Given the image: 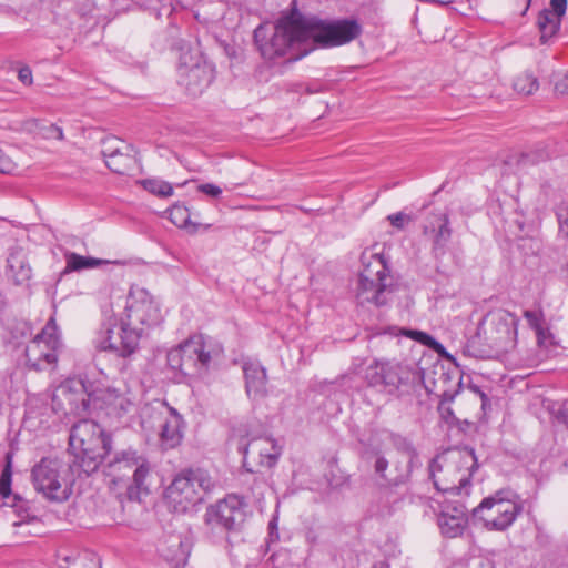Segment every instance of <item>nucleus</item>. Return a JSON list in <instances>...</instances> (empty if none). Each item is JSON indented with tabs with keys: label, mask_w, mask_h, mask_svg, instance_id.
<instances>
[{
	"label": "nucleus",
	"mask_w": 568,
	"mask_h": 568,
	"mask_svg": "<svg viewBox=\"0 0 568 568\" xmlns=\"http://www.w3.org/2000/svg\"><path fill=\"white\" fill-rule=\"evenodd\" d=\"M302 14L292 12L277 23H263L254 30V42L261 55L268 61L285 59L295 62L310 53L306 48V36L301 28Z\"/></svg>",
	"instance_id": "obj_1"
},
{
	"label": "nucleus",
	"mask_w": 568,
	"mask_h": 568,
	"mask_svg": "<svg viewBox=\"0 0 568 568\" xmlns=\"http://www.w3.org/2000/svg\"><path fill=\"white\" fill-rule=\"evenodd\" d=\"M122 320V337L116 344H111L110 329L104 331L101 342L102 347H111L122 354L136 352L140 339L146 329L158 325L161 320V311L153 296L144 288L131 290L125 302Z\"/></svg>",
	"instance_id": "obj_2"
},
{
	"label": "nucleus",
	"mask_w": 568,
	"mask_h": 568,
	"mask_svg": "<svg viewBox=\"0 0 568 568\" xmlns=\"http://www.w3.org/2000/svg\"><path fill=\"white\" fill-rule=\"evenodd\" d=\"M364 381L375 392L403 400L419 397L424 388L422 373L396 359H374L364 369Z\"/></svg>",
	"instance_id": "obj_3"
},
{
	"label": "nucleus",
	"mask_w": 568,
	"mask_h": 568,
	"mask_svg": "<svg viewBox=\"0 0 568 568\" xmlns=\"http://www.w3.org/2000/svg\"><path fill=\"white\" fill-rule=\"evenodd\" d=\"M69 450L73 464L80 474L87 476L97 471L113 450V439L99 424L91 419H81L70 430Z\"/></svg>",
	"instance_id": "obj_4"
},
{
	"label": "nucleus",
	"mask_w": 568,
	"mask_h": 568,
	"mask_svg": "<svg viewBox=\"0 0 568 568\" xmlns=\"http://www.w3.org/2000/svg\"><path fill=\"white\" fill-rule=\"evenodd\" d=\"M104 460L105 473L114 485L124 480L130 481L126 486L129 499H140L141 493H149L146 480L151 468L143 455L131 447L120 448L113 445L112 453Z\"/></svg>",
	"instance_id": "obj_5"
},
{
	"label": "nucleus",
	"mask_w": 568,
	"mask_h": 568,
	"mask_svg": "<svg viewBox=\"0 0 568 568\" xmlns=\"http://www.w3.org/2000/svg\"><path fill=\"white\" fill-rule=\"evenodd\" d=\"M477 468L474 449L465 447L454 452L449 458L433 459L429 465V476L438 491L458 495L469 485L470 477Z\"/></svg>",
	"instance_id": "obj_6"
},
{
	"label": "nucleus",
	"mask_w": 568,
	"mask_h": 568,
	"mask_svg": "<svg viewBox=\"0 0 568 568\" xmlns=\"http://www.w3.org/2000/svg\"><path fill=\"white\" fill-rule=\"evenodd\" d=\"M363 270L356 288V300L361 305L372 303L383 306L388 302L393 277L384 255L373 248H366L361 255Z\"/></svg>",
	"instance_id": "obj_7"
},
{
	"label": "nucleus",
	"mask_w": 568,
	"mask_h": 568,
	"mask_svg": "<svg viewBox=\"0 0 568 568\" xmlns=\"http://www.w3.org/2000/svg\"><path fill=\"white\" fill-rule=\"evenodd\" d=\"M78 471L73 462L68 464L54 457H43L31 470L37 493L53 503L67 501L73 491L72 473Z\"/></svg>",
	"instance_id": "obj_8"
},
{
	"label": "nucleus",
	"mask_w": 568,
	"mask_h": 568,
	"mask_svg": "<svg viewBox=\"0 0 568 568\" xmlns=\"http://www.w3.org/2000/svg\"><path fill=\"white\" fill-rule=\"evenodd\" d=\"M302 20L306 42L312 40L322 48L344 45L362 33V26L356 19H320L302 14Z\"/></svg>",
	"instance_id": "obj_9"
},
{
	"label": "nucleus",
	"mask_w": 568,
	"mask_h": 568,
	"mask_svg": "<svg viewBox=\"0 0 568 568\" xmlns=\"http://www.w3.org/2000/svg\"><path fill=\"white\" fill-rule=\"evenodd\" d=\"M213 488L214 481L206 470L187 469L176 475L166 488V499L175 513L183 514L200 504Z\"/></svg>",
	"instance_id": "obj_10"
},
{
	"label": "nucleus",
	"mask_w": 568,
	"mask_h": 568,
	"mask_svg": "<svg viewBox=\"0 0 568 568\" xmlns=\"http://www.w3.org/2000/svg\"><path fill=\"white\" fill-rule=\"evenodd\" d=\"M214 351L202 335H194L170 349L168 365L185 376H202L207 373Z\"/></svg>",
	"instance_id": "obj_11"
},
{
	"label": "nucleus",
	"mask_w": 568,
	"mask_h": 568,
	"mask_svg": "<svg viewBox=\"0 0 568 568\" xmlns=\"http://www.w3.org/2000/svg\"><path fill=\"white\" fill-rule=\"evenodd\" d=\"M247 518V503L242 496L229 494L206 507L204 524L211 532L229 535L242 531Z\"/></svg>",
	"instance_id": "obj_12"
},
{
	"label": "nucleus",
	"mask_w": 568,
	"mask_h": 568,
	"mask_svg": "<svg viewBox=\"0 0 568 568\" xmlns=\"http://www.w3.org/2000/svg\"><path fill=\"white\" fill-rule=\"evenodd\" d=\"M521 510L523 506L517 494L503 489L484 498L473 509V516L483 520L487 528L503 531L513 525Z\"/></svg>",
	"instance_id": "obj_13"
},
{
	"label": "nucleus",
	"mask_w": 568,
	"mask_h": 568,
	"mask_svg": "<svg viewBox=\"0 0 568 568\" xmlns=\"http://www.w3.org/2000/svg\"><path fill=\"white\" fill-rule=\"evenodd\" d=\"M178 72L179 84L191 97L202 94L214 80V67L191 48H181Z\"/></svg>",
	"instance_id": "obj_14"
},
{
	"label": "nucleus",
	"mask_w": 568,
	"mask_h": 568,
	"mask_svg": "<svg viewBox=\"0 0 568 568\" xmlns=\"http://www.w3.org/2000/svg\"><path fill=\"white\" fill-rule=\"evenodd\" d=\"M518 318L506 310L488 313L478 324L476 335L484 344L498 351H507L517 337Z\"/></svg>",
	"instance_id": "obj_15"
},
{
	"label": "nucleus",
	"mask_w": 568,
	"mask_h": 568,
	"mask_svg": "<svg viewBox=\"0 0 568 568\" xmlns=\"http://www.w3.org/2000/svg\"><path fill=\"white\" fill-rule=\"evenodd\" d=\"M54 318H50L42 331L26 346V365L37 372L52 367L58 362L60 341Z\"/></svg>",
	"instance_id": "obj_16"
},
{
	"label": "nucleus",
	"mask_w": 568,
	"mask_h": 568,
	"mask_svg": "<svg viewBox=\"0 0 568 568\" xmlns=\"http://www.w3.org/2000/svg\"><path fill=\"white\" fill-rule=\"evenodd\" d=\"M52 407L64 415L83 416L89 414L91 394L81 379L69 378L55 387L52 393Z\"/></svg>",
	"instance_id": "obj_17"
},
{
	"label": "nucleus",
	"mask_w": 568,
	"mask_h": 568,
	"mask_svg": "<svg viewBox=\"0 0 568 568\" xmlns=\"http://www.w3.org/2000/svg\"><path fill=\"white\" fill-rule=\"evenodd\" d=\"M281 454L282 446L274 438L270 436L253 438L243 448V464L246 467L248 459H252L260 466L272 468L276 465Z\"/></svg>",
	"instance_id": "obj_18"
},
{
	"label": "nucleus",
	"mask_w": 568,
	"mask_h": 568,
	"mask_svg": "<svg viewBox=\"0 0 568 568\" xmlns=\"http://www.w3.org/2000/svg\"><path fill=\"white\" fill-rule=\"evenodd\" d=\"M158 552L171 568H181L187 561L190 545L181 534L171 532L160 539Z\"/></svg>",
	"instance_id": "obj_19"
},
{
	"label": "nucleus",
	"mask_w": 568,
	"mask_h": 568,
	"mask_svg": "<svg viewBox=\"0 0 568 568\" xmlns=\"http://www.w3.org/2000/svg\"><path fill=\"white\" fill-rule=\"evenodd\" d=\"M123 149H128L126 145L115 136L102 140L101 154L106 166L116 174H126L134 163L133 158Z\"/></svg>",
	"instance_id": "obj_20"
},
{
	"label": "nucleus",
	"mask_w": 568,
	"mask_h": 568,
	"mask_svg": "<svg viewBox=\"0 0 568 568\" xmlns=\"http://www.w3.org/2000/svg\"><path fill=\"white\" fill-rule=\"evenodd\" d=\"M424 234H433V253L436 258L446 254V245L452 236L449 227V217L446 213H433L427 224L424 226Z\"/></svg>",
	"instance_id": "obj_21"
},
{
	"label": "nucleus",
	"mask_w": 568,
	"mask_h": 568,
	"mask_svg": "<svg viewBox=\"0 0 568 568\" xmlns=\"http://www.w3.org/2000/svg\"><path fill=\"white\" fill-rule=\"evenodd\" d=\"M246 394L252 399H261L267 395L266 369L255 362L243 364Z\"/></svg>",
	"instance_id": "obj_22"
},
{
	"label": "nucleus",
	"mask_w": 568,
	"mask_h": 568,
	"mask_svg": "<svg viewBox=\"0 0 568 568\" xmlns=\"http://www.w3.org/2000/svg\"><path fill=\"white\" fill-rule=\"evenodd\" d=\"M6 273L16 284H23L31 278L32 268L23 248L12 247L10 250Z\"/></svg>",
	"instance_id": "obj_23"
},
{
	"label": "nucleus",
	"mask_w": 568,
	"mask_h": 568,
	"mask_svg": "<svg viewBox=\"0 0 568 568\" xmlns=\"http://www.w3.org/2000/svg\"><path fill=\"white\" fill-rule=\"evenodd\" d=\"M394 446L396 449L403 454V456L406 459V466L403 470H400L394 478L392 479V483L394 485H402L405 484L413 471L415 467L420 466V462L418 458V453L413 446V444L405 437L402 436H395L393 439Z\"/></svg>",
	"instance_id": "obj_24"
},
{
	"label": "nucleus",
	"mask_w": 568,
	"mask_h": 568,
	"mask_svg": "<svg viewBox=\"0 0 568 568\" xmlns=\"http://www.w3.org/2000/svg\"><path fill=\"white\" fill-rule=\"evenodd\" d=\"M182 417L174 408H170V416L161 425L160 440L165 449H172L182 442Z\"/></svg>",
	"instance_id": "obj_25"
},
{
	"label": "nucleus",
	"mask_w": 568,
	"mask_h": 568,
	"mask_svg": "<svg viewBox=\"0 0 568 568\" xmlns=\"http://www.w3.org/2000/svg\"><path fill=\"white\" fill-rule=\"evenodd\" d=\"M116 326H118L116 318L113 315H109L105 312L104 321L102 322L101 327L98 331L97 337L94 339V346L98 351H102V352L109 351V352L116 354L118 356L129 357L132 354H122L119 351H115L114 348L102 347V345H101V342L103 341V337H104L103 332L108 331V329H110V333L108 335L111 336V338H110L111 344H116V342L121 341L120 339L122 337V334H120V333H122V320L121 318H120V327L115 331Z\"/></svg>",
	"instance_id": "obj_26"
},
{
	"label": "nucleus",
	"mask_w": 568,
	"mask_h": 568,
	"mask_svg": "<svg viewBox=\"0 0 568 568\" xmlns=\"http://www.w3.org/2000/svg\"><path fill=\"white\" fill-rule=\"evenodd\" d=\"M457 514L458 515H448L447 511H439L438 526L445 537L456 538L462 536L463 531L467 527V514L460 511H457Z\"/></svg>",
	"instance_id": "obj_27"
},
{
	"label": "nucleus",
	"mask_w": 568,
	"mask_h": 568,
	"mask_svg": "<svg viewBox=\"0 0 568 568\" xmlns=\"http://www.w3.org/2000/svg\"><path fill=\"white\" fill-rule=\"evenodd\" d=\"M63 256L65 260V268L63 273L81 272L83 270L95 268L101 265L109 264L108 260L83 256L70 251H67Z\"/></svg>",
	"instance_id": "obj_28"
},
{
	"label": "nucleus",
	"mask_w": 568,
	"mask_h": 568,
	"mask_svg": "<svg viewBox=\"0 0 568 568\" xmlns=\"http://www.w3.org/2000/svg\"><path fill=\"white\" fill-rule=\"evenodd\" d=\"M549 159V153L544 148L515 153L508 158L507 163L516 166L519 171L526 170L531 165L545 162Z\"/></svg>",
	"instance_id": "obj_29"
},
{
	"label": "nucleus",
	"mask_w": 568,
	"mask_h": 568,
	"mask_svg": "<svg viewBox=\"0 0 568 568\" xmlns=\"http://www.w3.org/2000/svg\"><path fill=\"white\" fill-rule=\"evenodd\" d=\"M101 400L105 404L109 414L115 416H122L132 405L131 400L115 388H106L101 395Z\"/></svg>",
	"instance_id": "obj_30"
},
{
	"label": "nucleus",
	"mask_w": 568,
	"mask_h": 568,
	"mask_svg": "<svg viewBox=\"0 0 568 568\" xmlns=\"http://www.w3.org/2000/svg\"><path fill=\"white\" fill-rule=\"evenodd\" d=\"M561 18L554 14L551 10L545 9L539 12L537 24L540 31L541 42H546L554 37L560 28Z\"/></svg>",
	"instance_id": "obj_31"
},
{
	"label": "nucleus",
	"mask_w": 568,
	"mask_h": 568,
	"mask_svg": "<svg viewBox=\"0 0 568 568\" xmlns=\"http://www.w3.org/2000/svg\"><path fill=\"white\" fill-rule=\"evenodd\" d=\"M373 457L374 471L382 480H384L383 486L379 488V494L382 497L388 498L389 495L392 494V487L396 486L392 483V479L394 477H389L386 474V470L388 468V460L379 452H376Z\"/></svg>",
	"instance_id": "obj_32"
},
{
	"label": "nucleus",
	"mask_w": 568,
	"mask_h": 568,
	"mask_svg": "<svg viewBox=\"0 0 568 568\" xmlns=\"http://www.w3.org/2000/svg\"><path fill=\"white\" fill-rule=\"evenodd\" d=\"M7 506L11 507L18 517V520H14L12 524L14 527L37 519L36 516H31L29 514V507L27 506V503L22 500V498L18 495H14L11 499H9Z\"/></svg>",
	"instance_id": "obj_33"
},
{
	"label": "nucleus",
	"mask_w": 568,
	"mask_h": 568,
	"mask_svg": "<svg viewBox=\"0 0 568 568\" xmlns=\"http://www.w3.org/2000/svg\"><path fill=\"white\" fill-rule=\"evenodd\" d=\"M404 334L406 336L410 337L412 339L417 341L420 344L437 352L438 354L446 355L447 357H449V354L446 352L445 347L429 334H427L425 332L412 331V329L405 331Z\"/></svg>",
	"instance_id": "obj_34"
},
{
	"label": "nucleus",
	"mask_w": 568,
	"mask_h": 568,
	"mask_svg": "<svg viewBox=\"0 0 568 568\" xmlns=\"http://www.w3.org/2000/svg\"><path fill=\"white\" fill-rule=\"evenodd\" d=\"M538 87V80L531 72H524L514 81L515 91L525 95L532 94Z\"/></svg>",
	"instance_id": "obj_35"
},
{
	"label": "nucleus",
	"mask_w": 568,
	"mask_h": 568,
	"mask_svg": "<svg viewBox=\"0 0 568 568\" xmlns=\"http://www.w3.org/2000/svg\"><path fill=\"white\" fill-rule=\"evenodd\" d=\"M144 190L160 197H168L173 194V187L169 182L158 179H145L141 181Z\"/></svg>",
	"instance_id": "obj_36"
},
{
	"label": "nucleus",
	"mask_w": 568,
	"mask_h": 568,
	"mask_svg": "<svg viewBox=\"0 0 568 568\" xmlns=\"http://www.w3.org/2000/svg\"><path fill=\"white\" fill-rule=\"evenodd\" d=\"M11 462L8 460L0 476V496L2 505H7L8 500L14 495L11 493Z\"/></svg>",
	"instance_id": "obj_37"
},
{
	"label": "nucleus",
	"mask_w": 568,
	"mask_h": 568,
	"mask_svg": "<svg viewBox=\"0 0 568 568\" xmlns=\"http://www.w3.org/2000/svg\"><path fill=\"white\" fill-rule=\"evenodd\" d=\"M457 393L458 390L455 393L444 392L442 395V400L438 405V412L446 423H453L456 419L453 409L449 407V404L454 400Z\"/></svg>",
	"instance_id": "obj_38"
},
{
	"label": "nucleus",
	"mask_w": 568,
	"mask_h": 568,
	"mask_svg": "<svg viewBox=\"0 0 568 568\" xmlns=\"http://www.w3.org/2000/svg\"><path fill=\"white\" fill-rule=\"evenodd\" d=\"M556 216L559 224V233L568 237V197L557 205Z\"/></svg>",
	"instance_id": "obj_39"
},
{
	"label": "nucleus",
	"mask_w": 568,
	"mask_h": 568,
	"mask_svg": "<svg viewBox=\"0 0 568 568\" xmlns=\"http://www.w3.org/2000/svg\"><path fill=\"white\" fill-rule=\"evenodd\" d=\"M170 220L178 226H183L187 223L190 214L187 207L184 205L175 204L169 211Z\"/></svg>",
	"instance_id": "obj_40"
},
{
	"label": "nucleus",
	"mask_w": 568,
	"mask_h": 568,
	"mask_svg": "<svg viewBox=\"0 0 568 568\" xmlns=\"http://www.w3.org/2000/svg\"><path fill=\"white\" fill-rule=\"evenodd\" d=\"M524 316L530 327L536 331L537 337L542 342V325L540 315L534 311H525Z\"/></svg>",
	"instance_id": "obj_41"
},
{
	"label": "nucleus",
	"mask_w": 568,
	"mask_h": 568,
	"mask_svg": "<svg viewBox=\"0 0 568 568\" xmlns=\"http://www.w3.org/2000/svg\"><path fill=\"white\" fill-rule=\"evenodd\" d=\"M387 220L397 230H404L406 224H408L412 221V217L408 214L398 212V213L388 215Z\"/></svg>",
	"instance_id": "obj_42"
},
{
	"label": "nucleus",
	"mask_w": 568,
	"mask_h": 568,
	"mask_svg": "<svg viewBox=\"0 0 568 568\" xmlns=\"http://www.w3.org/2000/svg\"><path fill=\"white\" fill-rule=\"evenodd\" d=\"M440 504V511H447L448 515H458L457 511L467 514L466 507L459 501L444 500Z\"/></svg>",
	"instance_id": "obj_43"
},
{
	"label": "nucleus",
	"mask_w": 568,
	"mask_h": 568,
	"mask_svg": "<svg viewBox=\"0 0 568 568\" xmlns=\"http://www.w3.org/2000/svg\"><path fill=\"white\" fill-rule=\"evenodd\" d=\"M555 93L560 97H568V71L556 80Z\"/></svg>",
	"instance_id": "obj_44"
},
{
	"label": "nucleus",
	"mask_w": 568,
	"mask_h": 568,
	"mask_svg": "<svg viewBox=\"0 0 568 568\" xmlns=\"http://www.w3.org/2000/svg\"><path fill=\"white\" fill-rule=\"evenodd\" d=\"M550 7L554 14L562 18L567 9V0H550Z\"/></svg>",
	"instance_id": "obj_45"
},
{
	"label": "nucleus",
	"mask_w": 568,
	"mask_h": 568,
	"mask_svg": "<svg viewBox=\"0 0 568 568\" xmlns=\"http://www.w3.org/2000/svg\"><path fill=\"white\" fill-rule=\"evenodd\" d=\"M199 191L212 197H217L222 193L221 187L211 183L199 185Z\"/></svg>",
	"instance_id": "obj_46"
},
{
	"label": "nucleus",
	"mask_w": 568,
	"mask_h": 568,
	"mask_svg": "<svg viewBox=\"0 0 568 568\" xmlns=\"http://www.w3.org/2000/svg\"><path fill=\"white\" fill-rule=\"evenodd\" d=\"M18 79L23 83L30 85L32 83V71L29 67L24 65L18 71Z\"/></svg>",
	"instance_id": "obj_47"
},
{
	"label": "nucleus",
	"mask_w": 568,
	"mask_h": 568,
	"mask_svg": "<svg viewBox=\"0 0 568 568\" xmlns=\"http://www.w3.org/2000/svg\"><path fill=\"white\" fill-rule=\"evenodd\" d=\"M12 170L11 160L0 149V173H9Z\"/></svg>",
	"instance_id": "obj_48"
},
{
	"label": "nucleus",
	"mask_w": 568,
	"mask_h": 568,
	"mask_svg": "<svg viewBox=\"0 0 568 568\" xmlns=\"http://www.w3.org/2000/svg\"><path fill=\"white\" fill-rule=\"evenodd\" d=\"M473 390L479 396L483 410H486L487 406L490 405L488 396L478 386H473Z\"/></svg>",
	"instance_id": "obj_49"
},
{
	"label": "nucleus",
	"mask_w": 568,
	"mask_h": 568,
	"mask_svg": "<svg viewBox=\"0 0 568 568\" xmlns=\"http://www.w3.org/2000/svg\"><path fill=\"white\" fill-rule=\"evenodd\" d=\"M85 558H88L92 562L91 568H101L100 559L97 558L94 554H91V552L85 554Z\"/></svg>",
	"instance_id": "obj_50"
},
{
	"label": "nucleus",
	"mask_w": 568,
	"mask_h": 568,
	"mask_svg": "<svg viewBox=\"0 0 568 568\" xmlns=\"http://www.w3.org/2000/svg\"><path fill=\"white\" fill-rule=\"evenodd\" d=\"M548 335H549V332L542 327V342L537 337L538 344L539 345H545Z\"/></svg>",
	"instance_id": "obj_51"
},
{
	"label": "nucleus",
	"mask_w": 568,
	"mask_h": 568,
	"mask_svg": "<svg viewBox=\"0 0 568 568\" xmlns=\"http://www.w3.org/2000/svg\"><path fill=\"white\" fill-rule=\"evenodd\" d=\"M52 130L57 132V138L59 140H62L63 139V132H62V129L59 128V126H55V125H52Z\"/></svg>",
	"instance_id": "obj_52"
},
{
	"label": "nucleus",
	"mask_w": 568,
	"mask_h": 568,
	"mask_svg": "<svg viewBox=\"0 0 568 568\" xmlns=\"http://www.w3.org/2000/svg\"><path fill=\"white\" fill-rule=\"evenodd\" d=\"M318 91H320V89H318V88H315V89L310 88V87H307V88H306V92H307V93H315V92H318Z\"/></svg>",
	"instance_id": "obj_53"
},
{
	"label": "nucleus",
	"mask_w": 568,
	"mask_h": 568,
	"mask_svg": "<svg viewBox=\"0 0 568 568\" xmlns=\"http://www.w3.org/2000/svg\"><path fill=\"white\" fill-rule=\"evenodd\" d=\"M307 539H308L312 544H314V542L316 541V537H315V536H310V535H308V536H307Z\"/></svg>",
	"instance_id": "obj_54"
},
{
	"label": "nucleus",
	"mask_w": 568,
	"mask_h": 568,
	"mask_svg": "<svg viewBox=\"0 0 568 568\" xmlns=\"http://www.w3.org/2000/svg\"><path fill=\"white\" fill-rule=\"evenodd\" d=\"M481 568H494V566L490 562H486Z\"/></svg>",
	"instance_id": "obj_55"
},
{
	"label": "nucleus",
	"mask_w": 568,
	"mask_h": 568,
	"mask_svg": "<svg viewBox=\"0 0 568 568\" xmlns=\"http://www.w3.org/2000/svg\"><path fill=\"white\" fill-rule=\"evenodd\" d=\"M300 210L303 211L304 213H310L312 211V210L303 207V206H301Z\"/></svg>",
	"instance_id": "obj_56"
},
{
	"label": "nucleus",
	"mask_w": 568,
	"mask_h": 568,
	"mask_svg": "<svg viewBox=\"0 0 568 568\" xmlns=\"http://www.w3.org/2000/svg\"><path fill=\"white\" fill-rule=\"evenodd\" d=\"M562 407H564L565 410L568 409V399L564 403Z\"/></svg>",
	"instance_id": "obj_57"
}]
</instances>
